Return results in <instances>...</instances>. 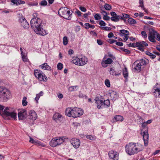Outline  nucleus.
<instances>
[{
  "label": "nucleus",
  "mask_w": 160,
  "mask_h": 160,
  "mask_svg": "<svg viewBox=\"0 0 160 160\" xmlns=\"http://www.w3.org/2000/svg\"><path fill=\"white\" fill-rule=\"evenodd\" d=\"M58 13L60 17L66 19L70 20L71 19L70 16L72 13L71 14L70 11L68 10L67 8L65 7L61 8L58 11Z\"/></svg>",
  "instance_id": "obj_5"
},
{
  "label": "nucleus",
  "mask_w": 160,
  "mask_h": 160,
  "mask_svg": "<svg viewBox=\"0 0 160 160\" xmlns=\"http://www.w3.org/2000/svg\"><path fill=\"white\" fill-rule=\"evenodd\" d=\"M36 97L35 98V99L36 100V101L37 103H38V99L40 96L38 94H36Z\"/></svg>",
  "instance_id": "obj_62"
},
{
  "label": "nucleus",
  "mask_w": 160,
  "mask_h": 160,
  "mask_svg": "<svg viewBox=\"0 0 160 160\" xmlns=\"http://www.w3.org/2000/svg\"><path fill=\"white\" fill-rule=\"evenodd\" d=\"M141 134H142L143 136V140L144 142V144L145 146H147L148 143V137L149 134L148 132V128H147V129L141 133Z\"/></svg>",
  "instance_id": "obj_14"
},
{
  "label": "nucleus",
  "mask_w": 160,
  "mask_h": 160,
  "mask_svg": "<svg viewBox=\"0 0 160 160\" xmlns=\"http://www.w3.org/2000/svg\"><path fill=\"white\" fill-rule=\"evenodd\" d=\"M141 34L142 37H143L144 38H146L147 37V34L145 31H142L141 32Z\"/></svg>",
  "instance_id": "obj_50"
},
{
  "label": "nucleus",
  "mask_w": 160,
  "mask_h": 160,
  "mask_svg": "<svg viewBox=\"0 0 160 160\" xmlns=\"http://www.w3.org/2000/svg\"><path fill=\"white\" fill-rule=\"evenodd\" d=\"M27 98L26 97H24L22 100V104L23 106H26L27 104V102L26 101Z\"/></svg>",
  "instance_id": "obj_40"
},
{
  "label": "nucleus",
  "mask_w": 160,
  "mask_h": 160,
  "mask_svg": "<svg viewBox=\"0 0 160 160\" xmlns=\"http://www.w3.org/2000/svg\"><path fill=\"white\" fill-rule=\"evenodd\" d=\"M94 18L96 20H98L101 19V16L99 14H96L94 15Z\"/></svg>",
  "instance_id": "obj_47"
},
{
  "label": "nucleus",
  "mask_w": 160,
  "mask_h": 160,
  "mask_svg": "<svg viewBox=\"0 0 160 160\" xmlns=\"http://www.w3.org/2000/svg\"><path fill=\"white\" fill-rule=\"evenodd\" d=\"M74 53V51L72 49H69L68 51V54L70 55H72Z\"/></svg>",
  "instance_id": "obj_61"
},
{
  "label": "nucleus",
  "mask_w": 160,
  "mask_h": 160,
  "mask_svg": "<svg viewBox=\"0 0 160 160\" xmlns=\"http://www.w3.org/2000/svg\"><path fill=\"white\" fill-rule=\"evenodd\" d=\"M2 114L4 115L10 117L11 118L13 119L14 120H16V113L13 112L10 108L8 107H6L4 110Z\"/></svg>",
  "instance_id": "obj_7"
},
{
  "label": "nucleus",
  "mask_w": 160,
  "mask_h": 160,
  "mask_svg": "<svg viewBox=\"0 0 160 160\" xmlns=\"http://www.w3.org/2000/svg\"><path fill=\"white\" fill-rule=\"evenodd\" d=\"M128 22L130 24H135L136 23L135 20L132 18H129L128 19Z\"/></svg>",
  "instance_id": "obj_34"
},
{
  "label": "nucleus",
  "mask_w": 160,
  "mask_h": 160,
  "mask_svg": "<svg viewBox=\"0 0 160 160\" xmlns=\"http://www.w3.org/2000/svg\"><path fill=\"white\" fill-rule=\"evenodd\" d=\"M25 3V2L24 1H22L21 0H16V5H18L21 4H24Z\"/></svg>",
  "instance_id": "obj_41"
},
{
  "label": "nucleus",
  "mask_w": 160,
  "mask_h": 160,
  "mask_svg": "<svg viewBox=\"0 0 160 160\" xmlns=\"http://www.w3.org/2000/svg\"><path fill=\"white\" fill-rule=\"evenodd\" d=\"M40 67L42 69L48 71H51L52 70L51 67L47 63H43L42 65H41Z\"/></svg>",
  "instance_id": "obj_23"
},
{
  "label": "nucleus",
  "mask_w": 160,
  "mask_h": 160,
  "mask_svg": "<svg viewBox=\"0 0 160 160\" xmlns=\"http://www.w3.org/2000/svg\"><path fill=\"white\" fill-rule=\"evenodd\" d=\"M158 83H157L153 88V92L154 95L155 97H158L160 98V88H158L157 86Z\"/></svg>",
  "instance_id": "obj_19"
},
{
  "label": "nucleus",
  "mask_w": 160,
  "mask_h": 160,
  "mask_svg": "<svg viewBox=\"0 0 160 160\" xmlns=\"http://www.w3.org/2000/svg\"><path fill=\"white\" fill-rule=\"evenodd\" d=\"M122 73L124 78L126 79H127L128 77V73L127 68H126V67H125L124 68L123 70Z\"/></svg>",
  "instance_id": "obj_28"
},
{
  "label": "nucleus",
  "mask_w": 160,
  "mask_h": 160,
  "mask_svg": "<svg viewBox=\"0 0 160 160\" xmlns=\"http://www.w3.org/2000/svg\"><path fill=\"white\" fill-rule=\"evenodd\" d=\"M42 24L41 20L38 18H32L30 21L31 27H35L36 26H40Z\"/></svg>",
  "instance_id": "obj_13"
},
{
  "label": "nucleus",
  "mask_w": 160,
  "mask_h": 160,
  "mask_svg": "<svg viewBox=\"0 0 160 160\" xmlns=\"http://www.w3.org/2000/svg\"><path fill=\"white\" fill-rule=\"evenodd\" d=\"M32 28L38 34L44 36L47 34L46 30L43 29L42 24L40 25V26H36L35 27H32Z\"/></svg>",
  "instance_id": "obj_10"
},
{
  "label": "nucleus",
  "mask_w": 160,
  "mask_h": 160,
  "mask_svg": "<svg viewBox=\"0 0 160 160\" xmlns=\"http://www.w3.org/2000/svg\"><path fill=\"white\" fill-rule=\"evenodd\" d=\"M100 12L103 15V16L106 15H107L108 13L106 11H105L102 10H101Z\"/></svg>",
  "instance_id": "obj_64"
},
{
  "label": "nucleus",
  "mask_w": 160,
  "mask_h": 160,
  "mask_svg": "<svg viewBox=\"0 0 160 160\" xmlns=\"http://www.w3.org/2000/svg\"><path fill=\"white\" fill-rule=\"evenodd\" d=\"M119 154L116 151L111 150L109 152L108 155L109 158L113 160H118Z\"/></svg>",
  "instance_id": "obj_15"
},
{
  "label": "nucleus",
  "mask_w": 160,
  "mask_h": 160,
  "mask_svg": "<svg viewBox=\"0 0 160 160\" xmlns=\"http://www.w3.org/2000/svg\"><path fill=\"white\" fill-rule=\"evenodd\" d=\"M78 87L77 86H72L69 87L68 88V90L69 92H73L76 91V88Z\"/></svg>",
  "instance_id": "obj_37"
},
{
  "label": "nucleus",
  "mask_w": 160,
  "mask_h": 160,
  "mask_svg": "<svg viewBox=\"0 0 160 160\" xmlns=\"http://www.w3.org/2000/svg\"><path fill=\"white\" fill-rule=\"evenodd\" d=\"M158 34L157 32L153 30H152L150 31L148 36V39L151 42H156V40L155 38L156 37H157Z\"/></svg>",
  "instance_id": "obj_12"
},
{
  "label": "nucleus",
  "mask_w": 160,
  "mask_h": 160,
  "mask_svg": "<svg viewBox=\"0 0 160 160\" xmlns=\"http://www.w3.org/2000/svg\"><path fill=\"white\" fill-rule=\"evenodd\" d=\"M24 28H27L29 27V25L26 20L20 24Z\"/></svg>",
  "instance_id": "obj_32"
},
{
  "label": "nucleus",
  "mask_w": 160,
  "mask_h": 160,
  "mask_svg": "<svg viewBox=\"0 0 160 160\" xmlns=\"http://www.w3.org/2000/svg\"><path fill=\"white\" fill-rule=\"evenodd\" d=\"M137 47H138V49L141 51H143L144 47H147L148 44L146 42L143 41H140L136 42Z\"/></svg>",
  "instance_id": "obj_16"
},
{
  "label": "nucleus",
  "mask_w": 160,
  "mask_h": 160,
  "mask_svg": "<svg viewBox=\"0 0 160 160\" xmlns=\"http://www.w3.org/2000/svg\"><path fill=\"white\" fill-rule=\"evenodd\" d=\"M57 68L58 70H61L63 68V65L61 62L58 63L57 65Z\"/></svg>",
  "instance_id": "obj_39"
},
{
  "label": "nucleus",
  "mask_w": 160,
  "mask_h": 160,
  "mask_svg": "<svg viewBox=\"0 0 160 160\" xmlns=\"http://www.w3.org/2000/svg\"><path fill=\"white\" fill-rule=\"evenodd\" d=\"M134 64L135 65V67L133 68L134 71L138 72L141 71L142 67L146 65V62L144 59H142L136 61Z\"/></svg>",
  "instance_id": "obj_6"
},
{
  "label": "nucleus",
  "mask_w": 160,
  "mask_h": 160,
  "mask_svg": "<svg viewBox=\"0 0 160 160\" xmlns=\"http://www.w3.org/2000/svg\"><path fill=\"white\" fill-rule=\"evenodd\" d=\"M115 43L116 45L119 46H122L123 45V43L122 42H117L116 40Z\"/></svg>",
  "instance_id": "obj_58"
},
{
  "label": "nucleus",
  "mask_w": 160,
  "mask_h": 160,
  "mask_svg": "<svg viewBox=\"0 0 160 160\" xmlns=\"http://www.w3.org/2000/svg\"><path fill=\"white\" fill-rule=\"evenodd\" d=\"M29 113L28 119L30 121L28 123L31 126L33 125L34 121L37 118L38 116L36 113L33 110H30Z\"/></svg>",
  "instance_id": "obj_9"
},
{
  "label": "nucleus",
  "mask_w": 160,
  "mask_h": 160,
  "mask_svg": "<svg viewBox=\"0 0 160 160\" xmlns=\"http://www.w3.org/2000/svg\"><path fill=\"white\" fill-rule=\"evenodd\" d=\"M105 57H104L101 62V64L103 68H106L107 67V64H111L112 62V59L110 58H108L106 60H104Z\"/></svg>",
  "instance_id": "obj_17"
},
{
  "label": "nucleus",
  "mask_w": 160,
  "mask_h": 160,
  "mask_svg": "<svg viewBox=\"0 0 160 160\" xmlns=\"http://www.w3.org/2000/svg\"><path fill=\"white\" fill-rule=\"evenodd\" d=\"M110 14L112 16L110 18L112 21L114 22H118L119 21L120 17V15H117L116 13L113 12H111Z\"/></svg>",
  "instance_id": "obj_21"
},
{
  "label": "nucleus",
  "mask_w": 160,
  "mask_h": 160,
  "mask_svg": "<svg viewBox=\"0 0 160 160\" xmlns=\"http://www.w3.org/2000/svg\"><path fill=\"white\" fill-rule=\"evenodd\" d=\"M128 46L129 47H137V45L136 44V43H129L128 44Z\"/></svg>",
  "instance_id": "obj_52"
},
{
  "label": "nucleus",
  "mask_w": 160,
  "mask_h": 160,
  "mask_svg": "<svg viewBox=\"0 0 160 160\" xmlns=\"http://www.w3.org/2000/svg\"><path fill=\"white\" fill-rule=\"evenodd\" d=\"M40 5L41 6H46L47 5V2L46 0H42L40 3Z\"/></svg>",
  "instance_id": "obj_43"
},
{
  "label": "nucleus",
  "mask_w": 160,
  "mask_h": 160,
  "mask_svg": "<svg viewBox=\"0 0 160 160\" xmlns=\"http://www.w3.org/2000/svg\"><path fill=\"white\" fill-rule=\"evenodd\" d=\"M87 139L91 140H94L95 139V137L92 136L88 135L86 136Z\"/></svg>",
  "instance_id": "obj_45"
},
{
  "label": "nucleus",
  "mask_w": 160,
  "mask_h": 160,
  "mask_svg": "<svg viewBox=\"0 0 160 160\" xmlns=\"http://www.w3.org/2000/svg\"><path fill=\"white\" fill-rule=\"evenodd\" d=\"M26 19L24 16H23L22 15H21V16H20L19 17V22L20 23V24H21V23L24 21V20H26Z\"/></svg>",
  "instance_id": "obj_36"
},
{
  "label": "nucleus",
  "mask_w": 160,
  "mask_h": 160,
  "mask_svg": "<svg viewBox=\"0 0 160 160\" xmlns=\"http://www.w3.org/2000/svg\"><path fill=\"white\" fill-rule=\"evenodd\" d=\"M65 114L69 117L76 118L82 115L83 113L82 109L77 108H68L65 112Z\"/></svg>",
  "instance_id": "obj_2"
},
{
  "label": "nucleus",
  "mask_w": 160,
  "mask_h": 160,
  "mask_svg": "<svg viewBox=\"0 0 160 160\" xmlns=\"http://www.w3.org/2000/svg\"><path fill=\"white\" fill-rule=\"evenodd\" d=\"M139 3L140 4L139 7L142 8H143L144 9L143 5V2L142 0H140L139 1Z\"/></svg>",
  "instance_id": "obj_53"
},
{
  "label": "nucleus",
  "mask_w": 160,
  "mask_h": 160,
  "mask_svg": "<svg viewBox=\"0 0 160 160\" xmlns=\"http://www.w3.org/2000/svg\"><path fill=\"white\" fill-rule=\"evenodd\" d=\"M119 34L121 36L129 35V32L127 30L122 29L119 30Z\"/></svg>",
  "instance_id": "obj_26"
},
{
  "label": "nucleus",
  "mask_w": 160,
  "mask_h": 160,
  "mask_svg": "<svg viewBox=\"0 0 160 160\" xmlns=\"http://www.w3.org/2000/svg\"><path fill=\"white\" fill-rule=\"evenodd\" d=\"M108 42L109 43L112 44L114 42H116V40L111 39H109L108 40Z\"/></svg>",
  "instance_id": "obj_54"
},
{
  "label": "nucleus",
  "mask_w": 160,
  "mask_h": 160,
  "mask_svg": "<svg viewBox=\"0 0 160 160\" xmlns=\"http://www.w3.org/2000/svg\"><path fill=\"white\" fill-rule=\"evenodd\" d=\"M29 142L34 144H38L40 146H42V144L40 142L34 141L32 138H31V137H30V140L29 141Z\"/></svg>",
  "instance_id": "obj_30"
},
{
  "label": "nucleus",
  "mask_w": 160,
  "mask_h": 160,
  "mask_svg": "<svg viewBox=\"0 0 160 160\" xmlns=\"http://www.w3.org/2000/svg\"><path fill=\"white\" fill-rule=\"evenodd\" d=\"M102 29L106 31H110L112 29V28L108 27H102Z\"/></svg>",
  "instance_id": "obj_46"
},
{
  "label": "nucleus",
  "mask_w": 160,
  "mask_h": 160,
  "mask_svg": "<svg viewBox=\"0 0 160 160\" xmlns=\"http://www.w3.org/2000/svg\"><path fill=\"white\" fill-rule=\"evenodd\" d=\"M114 118L116 121H122L123 120V117L121 115H116Z\"/></svg>",
  "instance_id": "obj_29"
},
{
  "label": "nucleus",
  "mask_w": 160,
  "mask_h": 160,
  "mask_svg": "<svg viewBox=\"0 0 160 160\" xmlns=\"http://www.w3.org/2000/svg\"><path fill=\"white\" fill-rule=\"evenodd\" d=\"M72 144L75 148H78L80 146V140L76 138H72L71 141Z\"/></svg>",
  "instance_id": "obj_20"
},
{
  "label": "nucleus",
  "mask_w": 160,
  "mask_h": 160,
  "mask_svg": "<svg viewBox=\"0 0 160 160\" xmlns=\"http://www.w3.org/2000/svg\"><path fill=\"white\" fill-rule=\"evenodd\" d=\"M146 53L147 55L149 56L150 58L152 59H154L156 57V56L155 55L153 54L152 53L148 51L146 52Z\"/></svg>",
  "instance_id": "obj_35"
},
{
  "label": "nucleus",
  "mask_w": 160,
  "mask_h": 160,
  "mask_svg": "<svg viewBox=\"0 0 160 160\" xmlns=\"http://www.w3.org/2000/svg\"><path fill=\"white\" fill-rule=\"evenodd\" d=\"M122 17L125 18H130L129 15L125 13H123L122 16H121Z\"/></svg>",
  "instance_id": "obj_49"
},
{
  "label": "nucleus",
  "mask_w": 160,
  "mask_h": 160,
  "mask_svg": "<svg viewBox=\"0 0 160 160\" xmlns=\"http://www.w3.org/2000/svg\"><path fill=\"white\" fill-rule=\"evenodd\" d=\"M19 119L23 120L25 119L27 116V112L25 109L21 110L18 114Z\"/></svg>",
  "instance_id": "obj_18"
},
{
  "label": "nucleus",
  "mask_w": 160,
  "mask_h": 160,
  "mask_svg": "<svg viewBox=\"0 0 160 160\" xmlns=\"http://www.w3.org/2000/svg\"><path fill=\"white\" fill-rule=\"evenodd\" d=\"M28 5L30 6H37L38 5V3L37 2H29L28 3Z\"/></svg>",
  "instance_id": "obj_48"
},
{
  "label": "nucleus",
  "mask_w": 160,
  "mask_h": 160,
  "mask_svg": "<svg viewBox=\"0 0 160 160\" xmlns=\"http://www.w3.org/2000/svg\"><path fill=\"white\" fill-rule=\"evenodd\" d=\"M104 7L105 9L107 10H110L112 8L111 6L110 5L108 4H105Z\"/></svg>",
  "instance_id": "obj_42"
},
{
  "label": "nucleus",
  "mask_w": 160,
  "mask_h": 160,
  "mask_svg": "<svg viewBox=\"0 0 160 160\" xmlns=\"http://www.w3.org/2000/svg\"><path fill=\"white\" fill-rule=\"evenodd\" d=\"M11 97L10 91L7 89L0 86V98L4 100L8 99Z\"/></svg>",
  "instance_id": "obj_4"
},
{
  "label": "nucleus",
  "mask_w": 160,
  "mask_h": 160,
  "mask_svg": "<svg viewBox=\"0 0 160 160\" xmlns=\"http://www.w3.org/2000/svg\"><path fill=\"white\" fill-rule=\"evenodd\" d=\"M110 74L113 76H118L121 74V71H116L113 68H111L109 70Z\"/></svg>",
  "instance_id": "obj_22"
},
{
  "label": "nucleus",
  "mask_w": 160,
  "mask_h": 160,
  "mask_svg": "<svg viewBox=\"0 0 160 160\" xmlns=\"http://www.w3.org/2000/svg\"><path fill=\"white\" fill-rule=\"evenodd\" d=\"M121 49L123 51L125 52L127 54H129L130 52V51L127 49L123 48H121Z\"/></svg>",
  "instance_id": "obj_55"
},
{
  "label": "nucleus",
  "mask_w": 160,
  "mask_h": 160,
  "mask_svg": "<svg viewBox=\"0 0 160 160\" xmlns=\"http://www.w3.org/2000/svg\"><path fill=\"white\" fill-rule=\"evenodd\" d=\"M62 115L58 113H55L53 116V119L56 121L61 118Z\"/></svg>",
  "instance_id": "obj_27"
},
{
  "label": "nucleus",
  "mask_w": 160,
  "mask_h": 160,
  "mask_svg": "<svg viewBox=\"0 0 160 160\" xmlns=\"http://www.w3.org/2000/svg\"><path fill=\"white\" fill-rule=\"evenodd\" d=\"M110 96L111 99L112 100H115L118 97V95L117 94V93L115 91H112L110 92Z\"/></svg>",
  "instance_id": "obj_25"
},
{
  "label": "nucleus",
  "mask_w": 160,
  "mask_h": 160,
  "mask_svg": "<svg viewBox=\"0 0 160 160\" xmlns=\"http://www.w3.org/2000/svg\"><path fill=\"white\" fill-rule=\"evenodd\" d=\"M68 40L67 37L65 36L63 38V43L64 45H66L68 43Z\"/></svg>",
  "instance_id": "obj_38"
},
{
  "label": "nucleus",
  "mask_w": 160,
  "mask_h": 160,
  "mask_svg": "<svg viewBox=\"0 0 160 160\" xmlns=\"http://www.w3.org/2000/svg\"><path fill=\"white\" fill-rule=\"evenodd\" d=\"M113 36H114V34H113V33L112 32H110L108 34V38H112V37H113Z\"/></svg>",
  "instance_id": "obj_63"
},
{
  "label": "nucleus",
  "mask_w": 160,
  "mask_h": 160,
  "mask_svg": "<svg viewBox=\"0 0 160 160\" xmlns=\"http://www.w3.org/2000/svg\"><path fill=\"white\" fill-rule=\"evenodd\" d=\"M103 19L107 21L109 20L110 19V18L107 15L103 16Z\"/></svg>",
  "instance_id": "obj_57"
},
{
  "label": "nucleus",
  "mask_w": 160,
  "mask_h": 160,
  "mask_svg": "<svg viewBox=\"0 0 160 160\" xmlns=\"http://www.w3.org/2000/svg\"><path fill=\"white\" fill-rule=\"evenodd\" d=\"M84 25L85 28L87 29L89 28H95V26L94 25H91L89 23H85Z\"/></svg>",
  "instance_id": "obj_33"
},
{
  "label": "nucleus",
  "mask_w": 160,
  "mask_h": 160,
  "mask_svg": "<svg viewBox=\"0 0 160 160\" xmlns=\"http://www.w3.org/2000/svg\"><path fill=\"white\" fill-rule=\"evenodd\" d=\"M79 8L82 12H85L86 11V8L84 7L80 6L79 7Z\"/></svg>",
  "instance_id": "obj_59"
},
{
  "label": "nucleus",
  "mask_w": 160,
  "mask_h": 160,
  "mask_svg": "<svg viewBox=\"0 0 160 160\" xmlns=\"http://www.w3.org/2000/svg\"><path fill=\"white\" fill-rule=\"evenodd\" d=\"M22 60L24 62H27L28 61V59L27 58V56L25 55H23L22 57Z\"/></svg>",
  "instance_id": "obj_51"
},
{
  "label": "nucleus",
  "mask_w": 160,
  "mask_h": 160,
  "mask_svg": "<svg viewBox=\"0 0 160 160\" xmlns=\"http://www.w3.org/2000/svg\"><path fill=\"white\" fill-rule=\"evenodd\" d=\"M97 43L100 45H101L103 44L102 41L100 39H98L97 40Z\"/></svg>",
  "instance_id": "obj_60"
},
{
  "label": "nucleus",
  "mask_w": 160,
  "mask_h": 160,
  "mask_svg": "<svg viewBox=\"0 0 160 160\" xmlns=\"http://www.w3.org/2000/svg\"><path fill=\"white\" fill-rule=\"evenodd\" d=\"M87 58L85 56L81 55L78 56H74L71 60V62L77 65L83 66L88 62Z\"/></svg>",
  "instance_id": "obj_3"
},
{
  "label": "nucleus",
  "mask_w": 160,
  "mask_h": 160,
  "mask_svg": "<svg viewBox=\"0 0 160 160\" xmlns=\"http://www.w3.org/2000/svg\"><path fill=\"white\" fill-rule=\"evenodd\" d=\"M105 84L106 85L108 88L110 87V82L109 80L106 79L105 81Z\"/></svg>",
  "instance_id": "obj_44"
},
{
  "label": "nucleus",
  "mask_w": 160,
  "mask_h": 160,
  "mask_svg": "<svg viewBox=\"0 0 160 160\" xmlns=\"http://www.w3.org/2000/svg\"><path fill=\"white\" fill-rule=\"evenodd\" d=\"M110 104V102L109 99L103 101V105L106 108L109 107Z\"/></svg>",
  "instance_id": "obj_31"
},
{
  "label": "nucleus",
  "mask_w": 160,
  "mask_h": 160,
  "mask_svg": "<svg viewBox=\"0 0 160 160\" xmlns=\"http://www.w3.org/2000/svg\"><path fill=\"white\" fill-rule=\"evenodd\" d=\"M125 151L129 155H133L142 151L143 149L142 145L136 143L130 142L125 146Z\"/></svg>",
  "instance_id": "obj_1"
},
{
  "label": "nucleus",
  "mask_w": 160,
  "mask_h": 160,
  "mask_svg": "<svg viewBox=\"0 0 160 160\" xmlns=\"http://www.w3.org/2000/svg\"><path fill=\"white\" fill-rule=\"evenodd\" d=\"M65 140V138L63 137L55 138L52 139L50 142V145L53 147H55L58 145L62 143Z\"/></svg>",
  "instance_id": "obj_8"
},
{
  "label": "nucleus",
  "mask_w": 160,
  "mask_h": 160,
  "mask_svg": "<svg viewBox=\"0 0 160 160\" xmlns=\"http://www.w3.org/2000/svg\"><path fill=\"white\" fill-rule=\"evenodd\" d=\"M99 24L101 26H105L106 25V24L102 20L100 21Z\"/></svg>",
  "instance_id": "obj_56"
},
{
  "label": "nucleus",
  "mask_w": 160,
  "mask_h": 160,
  "mask_svg": "<svg viewBox=\"0 0 160 160\" xmlns=\"http://www.w3.org/2000/svg\"><path fill=\"white\" fill-rule=\"evenodd\" d=\"M34 74L35 76L38 78L40 81H47L48 78L44 74L42 73L41 72L38 70H34Z\"/></svg>",
  "instance_id": "obj_11"
},
{
  "label": "nucleus",
  "mask_w": 160,
  "mask_h": 160,
  "mask_svg": "<svg viewBox=\"0 0 160 160\" xmlns=\"http://www.w3.org/2000/svg\"><path fill=\"white\" fill-rule=\"evenodd\" d=\"M95 102L97 104V107L98 109H100L102 108V106L103 105V101L101 100H99L98 98L95 99Z\"/></svg>",
  "instance_id": "obj_24"
}]
</instances>
